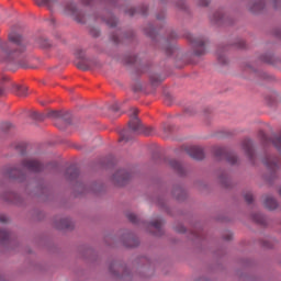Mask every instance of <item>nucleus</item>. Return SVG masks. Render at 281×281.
Segmentation results:
<instances>
[{
  "label": "nucleus",
  "instance_id": "nucleus-6",
  "mask_svg": "<svg viewBox=\"0 0 281 281\" xmlns=\"http://www.w3.org/2000/svg\"><path fill=\"white\" fill-rule=\"evenodd\" d=\"M18 89V95H20L21 98H25V95H27V88L25 87H21V86H16Z\"/></svg>",
  "mask_w": 281,
  "mask_h": 281
},
{
  "label": "nucleus",
  "instance_id": "nucleus-7",
  "mask_svg": "<svg viewBox=\"0 0 281 281\" xmlns=\"http://www.w3.org/2000/svg\"><path fill=\"white\" fill-rule=\"evenodd\" d=\"M272 144L276 148H281V134L279 136H273Z\"/></svg>",
  "mask_w": 281,
  "mask_h": 281
},
{
  "label": "nucleus",
  "instance_id": "nucleus-14",
  "mask_svg": "<svg viewBox=\"0 0 281 281\" xmlns=\"http://www.w3.org/2000/svg\"><path fill=\"white\" fill-rule=\"evenodd\" d=\"M1 80H2V82H3V81H5V80H9V78L5 77V76H3Z\"/></svg>",
  "mask_w": 281,
  "mask_h": 281
},
{
  "label": "nucleus",
  "instance_id": "nucleus-13",
  "mask_svg": "<svg viewBox=\"0 0 281 281\" xmlns=\"http://www.w3.org/2000/svg\"><path fill=\"white\" fill-rule=\"evenodd\" d=\"M5 222H8V216L0 215V223H5Z\"/></svg>",
  "mask_w": 281,
  "mask_h": 281
},
{
  "label": "nucleus",
  "instance_id": "nucleus-16",
  "mask_svg": "<svg viewBox=\"0 0 281 281\" xmlns=\"http://www.w3.org/2000/svg\"><path fill=\"white\" fill-rule=\"evenodd\" d=\"M0 95H3V89L0 88Z\"/></svg>",
  "mask_w": 281,
  "mask_h": 281
},
{
  "label": "nucleus",
  "instance_id": "nucleus-8",
  "mask_svg": "<svg viewBox=\"0 0 281 281\" xmlns=\"http://www.w3.org/2000/svg\"><path fill=\"white\" fill-rule=\"evenodd\" d=\"M37 5H49L54 3V0H35Z\"/></svg>",
  "mask_w": 281,
  "mask_h": 281
},
{
  "label": "nucleus",
  "instance_id": "nucleus-5",
  "mask_svg": "<svg viewBox=\"0 0 281 281\" xmlns=\"http://www.w3.org/2000/svg\"><path fill=\"white\" fill-rule=\"evenodd\" d=\"M263 204L267 210H276V207H278V201H276V199L271 195L265 198Z\"/></svg>",
  "mask_w": 281,
  "mask_h": 281
},
{
  "label": "nucleus",
  "instance_id": "nucleus-2",
  "mask_svg": "<svg viewBox=\"0 0 281 281\" xmlns=\"http://www.w3.org/2000/svg\"><path fill=\"white\" fill-rule=\"evenodd\" d=\"M134 112V116L133 119L130 121V128L131 131H133V133H144V125L142 124V122H139L137 115V109H133Z\"/></svg>",
  "mask_w": 281,
  "mask_h": 281
},
{
  "label": "nucleus",
  "instance_id": "nucleus-15",
  "mask_svg": "<svg viewBox=\"0 0 281 281\" xmlns=\"http://www.w3.org/2000/svg\"><path fill=\"white\" fill-rule=\"evenodd\" d=\"M94 67H100V63H94Z\"/></svg>",
  "mask_w": 281,
  "mask_h": 281
},
{
  "label": "nucleus",
  "instance_id": "nucleus-10",
  "mask_svg": "<svg viewBox=\"0 0 281 281\" xmlns=\"http://www.w3.org/2000/svg\"><path fill=\"white\" fill-rule=\"evenodd\" d=\"M4 238H8V233L5 231H0V240H4Z\"/></svg>",
  "mask_w": 281,
  "mask_h": 281
},
{
  "label": "nucleus",
  "instance_id": "nucleus-11",
  "mask_svg": "<svg viewBox=\"0 0 281 281\" xmlns=\"http://www.w3.org/2000/svg\"><path fill=\"white\" fill-rule=\"evenodd\" d=\"M127 216H128L130 221H132V223H135V221L137 218V216L135 214L131 213Z\"/></svg>",
  "mask_w": 281,
  "mask_h": 281
},
{
  "label": "nucleus",
  "instance_id": "nucleus-9",
  "mask_svg": "<svg viewBox=\"0 0 281 281\" xmlns=\"http://www.w3.org/2000/svg\"><path fill=\"white\" fill-rule=\"evenodd\" d=\"M151 225L156 229H159V227H161V220H157L156 222H153Z\"/></svg>",
  "mask_w": 281,
  "mask_h": 281
},
{
  "label": "nucleus",
  "instance_id": "nucleus-4",
  "mask_svg": "<svg viewBox=\"0 0 281 281\" xmlns=\"http://www.w3.org/2000/svg\"><path fill=\"white\" fill-rule=\"evenodd\" d=\"M24 168H27V170H40L41 169V164L36 160L32 159H26L22 162Z\"/></svg>",
  "mask_w": 281,
  "mask_h": 281
},
{
  "label": "nucleus",
  "instance_id": "nucleus-3",
  "mask_svg": "<svg viewBox=\"0 0 281 281\" xmlns=\"http://www.w3.org/2000/svg\"><path fill=\"white\" fill-rule=\"evenodd\" d=\"M187 153L193 159H203V157H204L203 148H201V147L191 146V147L187 148Z\"/></svg>",
  "mask_w": 281,
  "mask_h": 281
},
{
  "label": "nucleus",
  "instance_id": "nucleus-1",
  "mask_svg": "<svg viewBox=\"0 0 281 281\" xmlns=\"http://www.w3.org/2000/svg\"><path fill=\"white\" fill-rule=\"evenodd\" d=\"M9 40L13 44H1L0 43V61L8 63L14 60L25 48L21 46V35L16 33H11Z\"/></svg>",
  "mask_w": 281,
  "mask_h": 281
},
{
  "label": "nucleus",
  "instance_id": "nucleus-12",
  "mask_svg": "<svg viewBox=\"0 0 281 281\" xmlns=\"http://www.w3.org/2000/svg\"><path fill=\"white\" fill-rule=\"evenodd\" d=\"M245 199H246L247 203H251V201H254V195L247 194V195L245 196Z\"/></svg>",
  "mask_w": 281,
  "mask_h": 281
}]
</instances>
